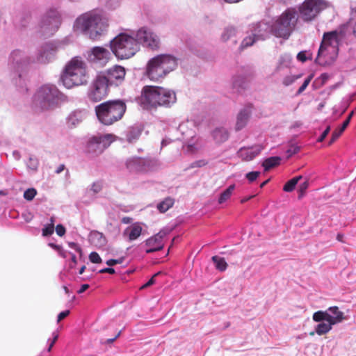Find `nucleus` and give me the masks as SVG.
Segmentation results:
<instances>
[{"mask_svg": "<svg viewBox=\"0 0 356 356\" xmlns=\"http://www.w3.org/2000/svg\"><path fill=\"white\" fill-rule=\"evenodd\" d=\"M175 92L160 86H145L143 87L140 101L146 108L158 106H170L176 102Z\"/></svg>", "mask_w": 356, "mask_h": 356, "instance_id": "f257e3e1", "label": "nucleus"}, {"mask_svg": "<svg viewBox=\"0 0 356 356\" xmlns=\"http://www.w3.org/2000/svg\"><path fill=\"white\" fill-rule=\"evenodd\" d=\"M339 38L337 31L323 34L315 62L321 66L332 65L339 54Z\"/></svg>", "mask_w": 356, "mask_h": 356, "instance_id": "f03ea898", "label": "nucleus"}, {"mask_svg": "<svg viewBox=\"0 0 356 356\" xmlns=\"http://www.w3.org/2000/svg\"><path fill=\"white\" fill-rule=\"evenodd\" d=\"M88 78L86 63L77 57L73 58L66 65L61 76L63 85L67 88L86 85Z\"/></svg>", "mask_w": 356, "mask_h": 356, "instance_id": "7ed1b4c3", "label": "nucleus"}, {"mask_svg": "<svg viewBox=\"0 0 356 356\" xmlns=\"http://www.w3.org/2000/svg\"><path fill=\"white\" fill-rule=\"evenodd\" d=\"M74 26L91 40H97L106 31L108 24L99 15L86 13L76 19Z\"/></svg>", "mask_w": 356, "mask_h": 356, "instance_id": "20e7f679", "label": "nucleus"}, {"mask_svg": "<svg viewBox=\"0 0 356 356\" xmlns=\"http://www.w3.org/2000/svg\"><path fill=\"white\" fill-rule=\"evenodd\" d=\"M177 65V59L168 54H161L149 60L146 74L153 81H160Z\"/></svg>", "mask_w": 356, "mask_h": 356, "instance_id": "39448f33", "label": "nucleus"}, {"mask_svg": "<svg viewBox=\"0 0 356 356\" xmlns=\"http://www.w3.org/2000/svg\"><path fill=\"white\" fill-rule=\"evenodd\" d=\"M126 104L121 100L107 101L95 106V111L99 121L110 126L119 121L126 111Z\"/></svg>", "mask_w": 356, "mask_h": 356, "instance_id": "423d86ee", "label": "nucleus"}, {"mask_svg": "<svg viewBox=\"0 0 356 356\" xmlns=\"http://www.w3.org/2000/svg\"><path fill=\"white\" fill-rule=\"evenodd\" d=\"M113 54L119 59H128L139 50V43L136 39L126 33H120L110 42Z\"/></svg>", "mask_w": 356, "mask_h": 356, "instance_id": "0eeeda50", "label": "nucleus"}, {"mask_svg": "<svg viewBox=\"0 0 356 356\" xmlns=\"http://www.w3.org/2000/svg\"><path fill=\"white\" fill-rule=\"evenodd\" d=\"M297 21L296 10L287 9L272 24L270 31L275 36L286 39L296 27Z\"/></svg>", "mask_w": 356, "mask_h": 356, "instance_id": "6e6552de", "label": "nucleus"}, {"mask_svg": "<svg viewBox=\"0 0 356 356\" xmlns=\"http://www.w3.org/2000/svg\"><path fill=\"white\" fill-rule=\"evenodd\" d=\"M60 91L54 85L41 86L33 97V104L41 110H48L54 108L58 103Z\"/></svg>", "mask_w": 356, "mask_h": 356, "instance_id": "1a4fd4ad", "label": "nucleus"}, {"mask_svg": "<svg viewBox=\"0 0 356 356\" xmlns=\"http://www.w3.org/2000/svg\"><path fill=\"white\" fill-rule=\"evenodd\" d=\"M329 5L326 0H305L298 7L299 17L305 22H312Z\"/></svg>", "mask_w": 356, "mask_h": 356, "instance_id": "9d476101", "label": "nucleus"}, {"mask_svg": "<svg viewBox=\"0 0 356 356\" xmlns=\"http://www.w3.org/2000/svg\"><path fill=\"white\" fill-rule=\"evenodd\" d=\"M109 86L106 76L99 74L91 84L88 92L89 99L94 102L101 101L108 95Z\"/></svg>", "mask_w": 356, "mask_h": 356, "instance_id": "9b49d317", "label": "nucleus"}, {"mask_svg": "<svg viewBox=\"0 0 356 356\" xmlns=\"http://www.w3.org/2000/svg\"><path fill=\"white\" fill-rule=\"evenodd\" d=\"M114 140L112 134L94 136L91 137L86 145V151L92 156L102 154Z\"/></svg>", "mask_w": 356, "mask_h": 356, "instance_id": "f8f14e48", "label": "nucleus"}, {"mask_svg": "<svg viewBox=\"0 0 356 356\" xmlns=\"http://www.w3.org/2000/svg\"><path fill=\"white\" fill-rule=\"evenodd\" d=\"M312 319L315 322L332 321L334 325L345 320L343 312L337 306L330 307L325 311L319 310L313 314Z\"/></svg>", "mask_w": 356, "mask_h": 356, "instance_id": "ddd939ff", "label": "nucleus"}, {"mask_svg": "<svg viewBox=\"0 0 356 356\" xmlns=\"http://www.w3.org/2000/svg\"><path fill=\"white\" fill-rule=\"evenodd\" d=\"M60 23V16L58 11L51 9L42 17L40 27L43 33L52 35L58 30Z\"/></svg>", "mask_w": 356, "mask_h": 356, "instance_id": "4468645a", "label": "nucleus"}, {"mask_svg": "<svg viewBox=\"0 0 356 356\" xmlns=\"http://www.w3.org/2000/svg\"><path fill=\"white\" fill-rule=\"evenodd\" d=\"M168 234V232L165 229L161 230L157 234L149 237L145 241V245L147 247L145 252L147 254L163 250L165 245V238Z\"/></svg>", "mask_w": 356, "mask_h": 356, "instance_id": "2eb2a0df", "label": "nucleus"}, {"mask_svg": "<svg viewBox=\"0 0 356 356\" xmlns=\"http://www.w3.org/2000/svg\"><path fill=\"white\" fill-rule=\"evenodd\" d=\"M137 41L142 42L145 46L152 49H157L159 47V39L154 33L145 28L139 29L136 33Z\"/></svg>", "mask_w": 356, "mask_h": 356, "instance_id": "dca6fc26", "label": "nucleus"}, {"mask_svg": "<svg viewBox=\"0 0 356 356\" xmlns=\"http://www.w3.org/2000/svg\"><path fill=\"white\" fill-rule=\"evenodd\" d=\"M100 74L106 76L110 86L113 85L118 86L124 81L126 71L124 67L120 65H115Z\"/></svg>", "mask_w": 356, "mask_h": 356, "instance_id": "f3484780", "label": "nucleus"}, {"mask_svg": "<svg viewBox=\"0 0 356 356\" xmlns=\"http://www.w3.org/2000/svg\"><path fill=\"white\" fill-rule=\"evenodd\" d=\"M111 58L109 51L102 47H93L88 54V60L90 62L99 64L100 65H106Z\"/></svg>", "mask_w": 356, "mask_h": 356, "instance_id": "a211bd4d", "label": "nucleus"}, {"mask_svg": "<svg viewBox=\"0 0 356 356\" xmlns=\"http://www.w3.org/2000/svg\"><path fill=\"white\" fill-rule=\"evenodd\" d=\"M125 165L130 172H145L149 169V163L145 159L141 157H131L126 161Z\"/></svg>", "mask_w": 356, "mask_h": 356, "instance_id": "6ab92c4d", "label": "nucleus"}, {"mask_svg": "<svg viewBox=\"0 0 356 356\" xmlns=\"http://www.w3.org/2000/svg\"><path fill=\"white\" fill-rule=\"evenodd\" d=\"M264 149L261 145H254L251 147H243L237 152V155L243 161H250L257 156Z\"/></svg>", "mask_w": 356, "mask_h": 356, "instance_id": "aec40b11", "label": "nucleus"}, {"mask_svg": "<svg viewBox=\"0 0 356 356\" xmlns=\"http://www.w3.org/2000/svg\"><path fill=\"white\" fill-rule=\"evenodd\" d=\"M252 105H248L238 113L236 118V130L239 131L246 126L252 113Z\"/></svg>", "mask_w": 356, "mask_h": 356, "instance_id": "412c9836", "label": "nucleus"}, {"mask_svg": "<svg viewBox=\"0 0 356 356\" xmlns=\"http://www.w3.org/2000/svg\"><path fill=\"white\" fill-rule=\"evenodd\" d=\"M318 323L315 327L314 331L309 333L311 336L314 335L315 333L319 336L326 334L332 329V326L334 325L332 321H323Z\"/></svg>", "mask_w": 356, "mask_h": 356, "instance_id": "4be33fe9", "label": "nucleus"}, {"mask_svg": "<svg viewBox=\"0 0 356 356\" xmlns=\"http://www.w3.org/2000/svg\"><path fill=\"white\" fill-rule=\"evenodd\" d=\"M142 230L143 228L139 223H134L127 228L125 232H128L129 241H134L141 235Z\"/></svg>", "mask_w": 356, "mask_h": 356, "instance_id": "5701e85b", "label": "nucleus"}, {"mask_svg": "<svg viewBox=\"0 0 356 356\" xmlns=\"http://www.w3.org/2000/svg\"><path fill=\"white\" fill-rule=\"evenodd\" d=\"M143 131V128L140 126H134L131 127L127 134V139L129 143H133L138 140L141 135Z\"/></svg>", "mask_w": 356, "mask_h": 356, "instance_id": "b1692460", "label": "nucleus"}, {"mask_svg": "<svg viewBox=\"0 0 356 356\" xmlns=\"http://www.w3.org/2000/svg\"><path fill=\"white\" fill-rule=\"evenodd\" d=\"M82 120V114L81 111H74L71 113L67 118V123L69 127H74Z\"/></svg>", "mask_w": 356, "mask_h": 356, "instance_id": "393cba45", "label": "nucleus"}, {"mask_svg": "<svg viewBox=\"0 0 356 356\" xmlns=\"http://www.w3.org/2000/svg\"><path fill=\"white\" fill-rule=\"evenodd\" d=\"M229 135L226 129L217 128L213 131V138L217 143H222L228 139Z\"/></svg>", "mask_w": 356, "mask_h": 356, "instance_id": "a878e982", "label": "nucleus"}, {"mask_svg": "<svg viewBox=\"0 0 356 356\" xmlns=\"http://www.w3.org/2000/svg\"><path fill=\"white\" fill-rule=\"evenodd\" d=\"M90 240L95 245H104L106 243V238L103 234L97 231H93L90 233Z\"/></svg>", "mask_w": 356, "mask_h": 356, "instance_id": "bb28decb", "label": "nucleus"}, {"mask_svg": "<svg viewBox=\"0 0 356 356\" xmlns=\"http://www.w3.org/2000/svg\"><path fill=\"white\" fill-rule=\"evenodd\" d=\"M22 52L19 50H15L10 55V62L15 67H19V65L26 63V60L22 59Z\"/></svg>", "mask_w": 356, "mask_h": 356, "instance_id": "cd10ccee", "label": "nucleus"}, {"mask_svg": "<svg viewBox=\"0 0 356 356\" xmlns=\"http://www.w3.org/2000/svg\"><path fill=\"white\" fill-rule=\"evenodd\" d=\"M281 159L279 156H272L268 158L262 163V166L264 168L265 171H268L270 169L278 165Z\"/></svg>", "mask_w": 356, "mask_h": 356, "instance_id": "c85d7f7f", "label": "nucleus"}, {"mask_svg": "<svg viewBox=\"0 0 356 356\" xmlns=\"http://www.w3.org/2000/svg\"><path fill=\"white\" fill-rule=\"evenodd\" d=\"M174 199L168 197L157 204V209L161 213H165L174 205Z\"/></svg>", "mask_w": 356, "mask_h": 356, "instance_id": "c756f323", "label": "nucleus"}, {"mask_svg": "<svg viewBox=\"0 0 356 356\" xmlns=\"http://www.w3.org/2000/svg\"><path fill=\"white\" fill-rule=\"evenodd\" d=\"M212 261L215 264V267L220 271H225L227 268V264L223 257L218 256H213Z\"/></svg>", "mask_w": 356, "mask_h": 356, "instance_id": "7c9ffc66", "label": "nucleus"}, {"mask_svg": "<svg viewBox=\"0 0 356 356\" xmlns=\"http://www.w3.org/2000/svg\"><path fill=\"white\" fill-rule=\"evenodd\" d=\"M302 178L301 175L295 177L289 180L284 186L283 191L285 192L293 191L298 181Z\"/></svg>", "mask_w": 356, "mask_h": 356, "instance_id": "2f4dec72", "label": "nucleus"}, {"mask_svg": "<svg viewBox=\"0 0 356 356\" xmlns=\"http://www.w3.org/2000/svg\"><path fill=\"white\" fill-rule=\"evenodd\" d=\"M235 189V185H230L226 190H225L220 195L218 199V203L222 204L226 202L227 200L230 198L232 196L233 191Z\"/></svg>", "mask_w": 356, "mask_h": 356, "instance_id": "473e14b6", "label": "nucleus"}, {"mask_svg": "<svg viewBox=\"0 0 356 356\" xmlns=\"http://www.w3.org/2000/svg\"><path fill=\"white\" fill-rule=\"evenodd\" d=\"M347 127H343V124H342L341 127L339 129H335L332 134L331 139L329 142V145L333 144L342 134L344 130Z\"/></svg>", "mask_w": 356, "mask_h": 356, "instance_id": "72a5a7b5", "label": "nucleus"}, {"mask_svg": "<svg viewBox=\"0 0 356 356\" xmlns=\"http://www.w3.org/2000/svg\"><path fill=\"white\" fill-rule=\"evenodd\" d=\"M256 41V35L254 34L253 36L246 37L243 39L240 46L241 49H243L248 47L252 46L254 42Z\"/></svg>", "mask_w": 356, "mask_h": 356, "instance_id": "f704fd0d", "label": "nucleus"}, {"mask_svg": "<svg viewBox=\"0 0 356 356\" xmlns=\"http://www.w3.org/2000/svg\"><path fill=\"white\" fill-rule=\"evenodd\" d=\"M268 29V26L266 23L260 22L255 25L254 31L257 33L260 36H263L262 32H266Z\"/></svg>", "mask_w": 356, "mask_h": 356, "instance_id": "c9c22d12", "label": "nucleus"}, {"mask_svg": "<svg viewBox=\"0 0 356 356\" xmlns=\"http://www.w3.org/2000/svg\"><path fill=\"white\" fill-rule=\"evenodd\" d=\"M37 195V191L34 188H30L24 193V198L27 201H31Z\"/></svg>", "mask_w": 356, "mask_h": 356, "instance_id": "e433bc0d", "label": "nucleus"}, {"mask_svg": "<svg viewBox=\"0 0 356 356\" xmlns=\"http://www.w3.org/2000/svg\"><path fill=\"white\" fill-rule=\"evenodd\" d=\"M348 27L352 29L353 34L356 36V11L352 13L348 22Z\"/></svg>", "mask_w": 356, "mask_h": 356, "instance_id": "4c0bfd02", "label": "nucleus"}, {"mask_svg": "<svg viewBox=\"0 0 356 356\" xmlns=\"http://www.w3.org/2000/svg\"><path fill=\"white\" fill-rule=\"evenodd\" d=\"M236 30L234 28L229 27L225 30L224 33L222 35V39L225 41L227 40L231 36L234 35Z\"/></svg>", "mask_w": 356, "mask_h": 356, "instance_id": "58836bf2", "label": "nucleus"}, {"mask_svg": "<svg viewBox=\"0 0 356 356\" xmlns=\"http://www.w3.org/2000/svg\"><path fill=\"white\" fill-rule=\"evenodd\" d=\"M89 259L93 264H101L102 262V258L96 252H92L89 254Z\"/></svg>", "mask_w": 356, "mask_h": 356, "instance_id": "ea45409f", "label": "nucleus"}, {"mask_svg": "<svg viewBox=\"0 0 356 356\" xmlns=\"http://www.w3.org/2000/svg\"><path fill=\"white\" fill-rule=\"evenodd\" d=\"M54 223H49L42 229V236H49L54 233Z\"/></svg>", "mask_w": 356, "mask_h": 356, "instance_id": "a19ab883", "label": "nucleus"}, {"mask_svg": "<svg viewBox=\"0 0 356 356\" xmlns=\"http://www.w3.org/2000/svg\"><path fill=\"white\" fill-rule=\"evenodd\" d=\"M312 79V75L309 76L303 82L302 86L299 88L298 90L297 91L298 95H300L308 86L310 81Z\"/></svg>", "mask_w": 356, "mask_h": 356, "instance_id": "79ce46f5", "label": "nucleus"}, {"mask_svg": "<svg viewBox=\"0 0 356 356\" xmlns=\"http://www.w3.org/2000/svg\"><path fill=\"white\" fill-rule=\"evenodd\" d=\"M300 76H287L283 79V84L286 86H288L292 84Z\"/></svg>", "mask_w": 356, "mask_h": 356, "instance_id": "37998d69", "label": "nucleus"}, {"mask_svg": "<svg viewBox=\"0 0 356 356\" xmlns=\"http://www.w3.org/2000/svg\"><path fill=\"white\" fill-rule=\"evenodd\" d=\"M102 189V184L100 181L94 182L91 186V191L94 194L99 193Z\"/></svg>", "mask_w": 356, "mask_h": 356, "instance_id": "c03bdc74", "label": "nucleus"}, {"mask_svg": "<svg viewBox=\"0 0 356 356\" xmlns=\"http://www.w3.org/2000/svg\"><path fill=\"white\" fill-rule=\"evenodd\" d=\"M309 187V182L308 181H305L303 183H302L299 186V198L302 197L304 194L305 193L307 189Z\"/></svg>", "mask_w": 356, "mask_h": 356, "instance_id": "a18cd8bd", "label": "nucleus"}, {"mask_svg": "<svg viewBox=\"0 0 356 356\" xmlns=\"http://www.w3.org/2000/svg\"><path fill=\"white\" fill-rule=\"evenodd\" d=\"M259 175L260 172L257 171L250 172L246 174V178L250 182H252L257 179Z\"/></svg>", "mask_w": 356, "mask_h": 356, "instance_id": "49530a36", "label": "nucleus"}, {"mask_svg": "<svg viewBox=\"0 0 356 356\" xmlns=\"http://www.w3.org/2000/svg\"><path fill=\"white\" fill-rule=\"evenodd\" d=\"M123 261H124L123 257H121L118 259H111L107 260L106 264L109 266H114L116 264H122L123 262Z\"/></svg>", "mask_w": 356, "mask_h": 356, "instance_id": "de8ad7c7", "label": "nucleus"}, {"mask_svg": "<svg viewBox=\"0 0 356 356\" xmlns=\"http://www.w3.org/2000/svg\"><path fill=\"white\" fill-rule=\"evenodd\" d=\"M161 273L160 272H158L156 273V274H154L152 278L147 282L145 283L144 285H143L141 286V289H145V288H147V287H149L150 286H152V284H154L155 283V277L159 275Z\"/></svg>", "mask_w": 356, "mask_h": 356, "instance_id": "09e8293b", "label": "nucleus"}, {"mask_svg": "<svg viewBox=\"0 0 356 356\" xmlns=\"http://www.w3.org/2000/svg\"><path fill=\"white\" fill-rule=\"evenodd\" d=\"M58 339V334L54 332L53 333V339H52L51 341L50 342L48 349H47L48 352H51L53 346H54L55 343L57 341Z\"/></svg>", "mask_w": 356, "mask_h": 356, "instance_id": "8fccbe9b", "label": "nucleus"}, {"mask_svg": "<svg viewBox=\"0 0 356 356\" xmlns=\"http://www.w3.org/2000/svg\"><path fill=\"white\" fill-rule=\"evenodd\" d=\"M56 232L59 236H63L65 235L66 230L64 226L62 225H58L56 227Z\"/></svg>", "mask_w": 356, "mask_h": 356, "instance_id": "3c124183", "label": "nucleus"}, {"mask_svg": "<svg viewBox=\"0 0 356 356\" xmlns=\"http://www.w3.org/2000/svg\"><path fill=\"white\" fill-rule=\"evenodd\" d=\"M330 131V127L327 126V128L322 133L321 136L318 138V142H322L327 137V136L328 135Z\"/></svg>", "mask_w": 356, "mask_h": 356, "instance_id": "603ef678", "label": "nucleus"}, {"mask_svg": "<svg viewBox=\"0 0 356 356\" xmlns=\"http://www.w3.org/2000/svg\"><path fill=\"white\" fill-rule=\"evenodd\" d=\"M69 314H70L69 310H65V311L60 312L58 315L57 322L58 323L60 322L62 320H63L65 318H66Z\"/></svg>", "mask_w": 356, "mask_h": 356, "instance_id": "864d4df0", "label": "nucleus"}, {"mask_svg": "<svg viewBox=\"0 0 356 356\" xmlns=\"http://www.w3.org/2000/svg\"><path fill=\"white\" fill-rule=\"evenodd\" d=\"M297 59L301 62H305L307 60L306 51H300L297 55Z\"/></svg>", "mask_w": 356, "mask_h": 356, "instance_id": "5fc2aeb1", "label": "nucleus"}, {"mask_svg": "<svg viewBox=\"0 0 356 356\" xmlns=\"http://www.w3.org/2000/svg\"><path fill=\"white\" fill-rule=\"evenodd\" d=\"M300 151V147L298 146H291L288 150L287 153L289 154V156H291L293 154H295L298 153Z\"/></svg>", "mask_w": 356, "mask_h": 356, "instance_id": "6e6d98bb", "label": "nucleus"}, {"mask_svg": "<svg viewBox=\"0 0 356 356\" xmlns=\"http://www.w3.org/2000/svg\"><path fill=\"white\" fill-rule=\"evenodd\" d=\"M115 273V269L113 268H105L103 269H101L99 271V273H110V274H114Z\"/></svg>", "mask_w": 356, "mask_h": 356, "instance_id": "4d7b16f0", "label": "nucleus"}, {"mask_svg": "<svg viewBox=\"0 0 356 356\" xmlns=\"http://www.w3.org/2000/svg\"><path fill=\"white\" fill-rule=\"evenodd\" d=\"M207 164V162H206L205 161L200 160V161H197L195 163H193L192 166L200 168V167L206 165Z\"/></svg>", "mask_w": 356, "mask_h": 356, "instance_id": "13d9d810", "label": "nucleus"}, {"mask_svg": "<svg viewBox=\"0 0 356 356\" xmlns=\"http://www.w3.org/2000/svg\"><path fill=\"white\" fill-rule=\"evenodd\" d=\"M90 287L89 284H84L81 285L80 289L77 291L78 293H82L86 291Z\"/></svg>", "mask_w": 356, "mask_h": 356, "instance_id": "bf43d9fd", "label": "nucleus"}, {"mask_svg": "<svg viewBox=\"0 0 356 356\" xmlns=\"http://www.w3.org/2000/svg\"><path fill=\"white\" fill-rule=\"evenodd\" d=\"M64 169H65V165H64V164H61V165H60L58 167V168H57V169H56V172L57 174H59V173H60L61 172H63V171L64 170Z\"/></svg>", "mask_w": 356, "mask_h": 356, "instance_id": "052dcab7", "label": "nucleus"}, {"mask_svg": "<svg viewBox=\"0 0 356 356\" xmlns=\"http://www.w3.org/2000/svg\"><path fill=\"white\" fill-rule=\"evenodd\" d=\"M120 334V332H119L117 335L113 339H108L106 340V343H112Z\"/></svg>", "mask_w": 356, "mask_h": 356, "instance_id": "680f3d73", "label": "nucleus"}, {"mask_svg": "<svg viewBox=\"0 0 356 356\" xmlns=\"http://www.w3.org/2000/svg\"><path fill=\"white\" fill-rule=\"evenodd\" d=\"M350 120H351V119H349V118L347 117L346 120L343 122V127H348V124H349V123H350Z\"/></svg>", "mask_w": 356, "mask_h": 356, "instance_id": "e2e57ef3", "label": "nucleus"}, {"mask_svg": "<svg viewBox=\"0 0 356 356\" xmlns=\"http://www.w3.org/2000/svg\"><path fill=\"white\" fill-rule=\"evenodd\" d=\"M195 147H194V145H191V144H188L187 145V149L188 151H190V152H193L194 150Z\"/></svg>", "mask_w": 356, "mask_h": 356, "instance_id": "0e129e2a", "label": "nucleus"}, {"mask_svg": "<svg viewBox=\"0 0 356 356\" xmlns=\"http://www.w3.org/2000/svg\"><path fill=\"white\" fill-rule=\"evenodd\" d=\"M252 197H253V196H249V197H245V198H243V199H242V200H241V203H244V202H247V201L250 200Z\"/></svg>", "mask_w": 356, "mask_h": 356, "instance_id": "69168bd1", "label": "nucleus"}, {"mask_svg": "<svg viewBox=\"0 0 356 356\" xmlns=\"http://www.w3.org/2000/svg\"><path fill=\"white\" fill-rule=\"evenodd\" d=\"M343 238V235L341 234H338L337 236V239L339 241H342Z\"/></svg>", "mask_w": 356, "mask_h": 356, "instance_id": "338daca9", "label": "nucleus"}, {"mask_svg": "<svg viewBox=\"0 0 356 356\" xmlns=\"http://www.w3.org/2000/svg\"><path fill=\"white\" fill-rule=\"evenodd\" d=\"M72 261L74 264H76V262H77V261H76V255H75V254H74L72 255Z\"/></svg>", "mask_w": 356, "mask_h": 356, "instance_id": "774afa93", "label": "nucleus"}]
</instances>
